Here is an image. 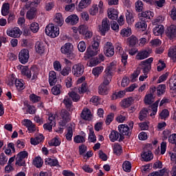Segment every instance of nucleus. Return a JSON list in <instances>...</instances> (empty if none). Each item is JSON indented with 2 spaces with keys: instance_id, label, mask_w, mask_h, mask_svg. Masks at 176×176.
Instances as JSON below:
<instances>
[{
  "instance_id": "1",
  "label": "nucleus",
  "mask_w": 176,
  "mask_h": 176,
  "mask_svg": "<svg viewBox=\"0 0 176 176\" xmlns=\"http://www.w3.org/2000/svg\"><path fill=\"white\" fill-rule=\"evenodd\" d=\"M60 52L63 54H65L70 58V60H73L75 58V54H74V45L71 43H66L63 46L60 48Z\"/></svg>"
},
{
  "instance_id": "2",
  "label": "nucleus",
  "mask_w": 176,
  "mask_h": 176,
  "mask_svg": "<svg viewBox=\"0 0 176 176\" xmlns=\"http://www.w3.org/2000/svg\"><path fill=\"white\" fill-rule=\"evenodd\" d=\"M22 75H24V76H27L28 79L31 78L32 80H35L36 78H38V69L36 67H32L28 69V67H23L21 71Z\"/></svg>"
},
{
  "instance_id": "3",
  "label": "nucleus",
  "mask_w": 176,
  "mask_h": 176,
  "mask_svg": "<svg viewBox=\"0 0 176 176\" xmlns=\"http://www.w3.org/2000/svg\"><path fill=\"white\" fill-rule=\"evenodd\" d=\"M45 34L46 35H48V36H50L51 38H57V36L60 35V29L54 26V24L50 23L45 28Z\"/></svg>"
},
{
  "instance_id": "4",
  "label": "nucleus",
  "mask_w": 176,
  "mask_h": 176,
  "mask_svg": "<svg viewBox=\"0 0 176 176\" xmlns=\"http://www.w3.org/2000/svg\"><path fill=\"white\" fill-rule=\"evenodd\" d=\"M28 157V152L23 151L16 155L15 166L25 167V159Z\"/></svg>"
},
{
  "instance_id": "5",
  "label": "nucleus",
  "mask_w": 176,
  "mask_h": 176,
  "mask_svg": "<svg viewBox=\"0 0 176 176\" xmlns=\"http://www.w3.org/2000/svg\"><path fill=\"white\" fill-rule=\"evenodd\" d=\"M111 30V22L108 18H104L101 25H98V31L101 35L105 36V34Z\"/></svg>"
},
{
  "instance_id": "6",
  "label": "nucleus",
  "mask_w": 176,
  "mask_h": 176,
  "mask_svg": "<svg viewBox=\"0 0 176 176\" xmlns=\"http://www.w3.org/2000/svg\"><path fill=\"white\" fill-rule=\"evenodd\" d=\"M152 63H153V58H149L145 60L140 62V65L142 67L143 74L148 75L149 71L152 69Z\"/></svg>"
},
{
  "instance_id": "7",
  "label": "nucleus",
  "mask_w": 176,
  "mask_h": 176,
  "mask_svg": "<svg viewBox=\"0 0 176 176\" xmlns=\"http://www.w3.org/2000/svg\"><path fill=\"white\" fill-rule=\"evenodd\" d=\"M104 52L107 57H112L115 54V47L111 42H107L104 45Z\"/></svg>"
},
{
  "instance_id": "8",
  "label": "nucleus",
  "mask_w": 176,
  "mask_h": 176,
  "mask_svg": "<svg viewBox=\"0 0 176 176\" xmlns=\"http://www.w3.org/2000/svg\"><path fill=\"white\" fill-rule=\"evenodd\" d=\"M30 58V51L27 49L21 50L19 54V60L21 64H27Z\"/></svg>"
},
{
  "instance_id": "9",
  "label": "nucleus",
  "mask_w": 176,
  "mask_h": 176,
  "mask_svg": "<svg viewBox=\"0 0 176 176\" xmlns=\"http://www.w3.org/2000/svg\"><path fill=\"white\" fill-rule=\"evenodd\" d=\"M85 72V67L82 64L74 65L72 67V74L74 76H82Z\"/></svg>"
},
{
  "instance_id": "10",
  "label": "nucleus",
  "mask_w": 176,
  "mask_h": 176,
  "mask_svg": "<svg viewBox=\"0 0 176 176\" xmlns=\"http://www.w3.org/2000/svg\"><path fill=\"white\" fill-rule=\"evenodd\" d=\"M151 53H152V50L150 48L142 50L138 52L136 55V60H145V58H148V57L151 55Z\"/></svg>"
},
{
  "instance_id": "11",
  "label": "nucleus",
  "mask_w": 176,
  "mask_h": 176,
  "mask_svg": "<svg viewBox=\"0 0 176 176\" xmlns=\"http://www.w3.org/2000/svg\"><path fill=\"white\" fill-rule=\"evenodd\" d=\"M56 116H57L56 115H51L49 117L48 120L50 123H46L43 124V128L45 130H48V131H52V130L53 129V127L56 126Z\"/></svg>"
},
{
  "instance_id": "12",
  "label": "nucleus",
  "mask_w": 176,
  "mask_h": 176,
  "mask_svg": "<svg viewBox=\"0 0 176 176\" xmlns=\"http://www.w3.org/2000/svg\"><path fill=\"white\" fill-rule=\"evenodd\" d=\"M140 21L148 23L151 21V17H153V12L151 11H145L138 14Z\"/></svg>"
},
{
  "instance_id": "13",
  "label": "nucleus",
  "mask_w": 176,
  "mask_h": 176,
  "mask_svg": "<svg viewBox=\"0 0 176 176\" xmlns=\"http://www.w3.org/2000/svg\"><path fill=\"white\" fill-rule=\"evenodd\" d=\"M21 34H23V32L18 27L7 30V35L11 36V38H20Z\"/></svg>"
},
{
  "instance_id": "14",
  "label": "nucleus",
  "mask_w": 176,
  "mask_h": 176,
  "mask_svg": "<svg viewBox=\"0 0 176 176\" xmlns=\"http://www.w3.org/2000/svg\"><path fill=\"white\" fill-rule=\"evenodd\" d=\"M109 138L111 142H115V141H118V140H119V141H123V140H124V137L116 131H111V134L109 135Z\"/></svg>"
},
{
  "instance_id": "15",
  "label": "nucleus",
  "mask_w": 176,
  "mask_h": 176,
  "mask_svg": "<svg viewBox=\"0 0 176 176\" xmlns=\"http://www.w3.org/2000/svg\"><path fill=\"white\" fill-rule=\"evenodd\" d=\"M79 21V17L76 14L69 15L66 19L65 23L67 24H70V25H75V24H78Z\"/></svg>"
},
{
  "instance_id": "16",
  "label": "nucleus",
  "mask_w": 176,
  "mask_h": 176,
  "mask_svg": "<svg viewBox=\"0 0 176 176\" xmlns=\"http://www.w3.org/2000/svg\"><path fill=\"white\" fill-rule=\"evenodd\" d=\"M118 130L121 135H130V127L126 124L119 125Z\"/></svg>"
},
{
  "instance_id": "17",
  "label": "nucleus",
  "mask_w": 176,
  "mask_h": 176,
  "mask_svg": "<svg viewBox=\"0 0 176 176\" xmlns=\"http://www.w3.org/2000/svg\"><path fill=\"white\" fill-rule=\"evenodd\" d=\"M166 35L170 38V39H174V38H176V26L175 25H171L168 28Z\"/></svg>"
},
{
  "instance_id": "18",
  "label": "nucleus",
  "mask_w": 176,
  "mask_h": 176,
  "mask_svg": "<svg viewBox=\"0 0 176 176\" xmlns=\"http://www.w3.org/2000/svg\"><path fill=\"white\" fill-rule=\"evenodd\" d=\"M82 119L84 120H91V111L89 109H84L80 114Z\"/></svg>"
},
{
  "instance_id": "19",
  "label": "nucleus",
  "mask_w": 176,
  "mask_h": 176,
  "mask_svg": "<svg viewBox=\"0 0 176 176\" xmlns=\"http://www.w3.org/2000/svg\"><path fill=\"white\" fill-rule=\"evenodd\" d=\"M54 21L56 25L61 27L64 24V18H63V14L61 13H56L55 14Z\"/></svg>"
},
{
  "instance_id": "20",
  "label": "nucleus",
  "mask_w": 176,
  "mask_h": 176,
  "mask_svg": "<svg viewBox=\"0 0 176 176\" xmlns=\"http://www.w3.org/2000/svg\"><path fill=\"white\" fill-rule=\"evenodd\" d=\"M98 52H100L98 50H96V48H93V47L89 46L87 49L86 54L87 56V58H90L91 57L97 56L98 54Z\"/></svg>"
},
{
  "instance_id": "21",
  "label": "nucleus",
  "mask_w": 176,
  "mask_h": 176,
  "mask_svg": "<svg viewBox=\"0 0 176 176\" xmlns=\"http://www.w3.org/2000/svg\"><path fill=\"white\" fill-rule=\"evenodd\" d=\"M35 50L38 54L45 53V45L41 41H37L35 44Z\"/></svg>"
},
{
  "instance_id": "22",
  "label": "nucleus",
  "mask_w": 176,
  "mask_h": 176,
  "mask_svg": "<svg viewBox=\"0 0 176 176\" xmlns=\"http://www.w3.org/2000/svg\"><path fill=\"white\" fill-rule=\"evenodd\" d=\"M49 83L50 86H54L57 83V76L56 72L52 71L49 74Z\"/></svg>"
},
{
  "instance_id": "23",
  "label": "nucleus",
  "mask_w": 176,
  "mask_h": 176,
  "mask_svg": "<svg viewBox=\"0 0 176 176\" xmlns=\"http://www.w3.org/2000/svg\"><path fill=\"white\" fill-rule=\"evenodd\" d=\"M153 32L155 36L162 35V34L164 32V27L162 25H157L153 28Z\"/></svg>"
},
{
  "instance_id": "24",
  "label": "nucleus",
  "mask_w": 176,
  "mask_h": 176,
  "mask_svg": "<svg viewBox=\"0 0 176 176\" xmlns=\"http://www.w3.org/2000/svg\"><path fill=\"white\" fill-rule=\"evenodd\" d=\"M142 157L144 160V162H151V160L153 159V154H152L151 151H144L142 154Z\"/></svg>"
},
{
  "instance_id": "25",
  "label": "nucleus",
  "mask_w": 176,
  "mask_h": 176,
  "mask_svg": "<svg viewBox=\"0 0 176 176\" xmlns=\"http://www.w3.org/2000/svg\"><path fill=\"white\" fill-rule=\"evenodd\" d=\"M63 104L65 105L67 110L69 112H72L74 111V105H72V100L69 98H65L63 100Z\"/></svg>"
},
{
  "instance_id": "26",
  "label": "nucleus",
  "mask_w": 176,
  "mask_h": 176,
  "mask_svg": "<svg viewBox=\"0 0 176 176\" xmlns=\"http://www.w3.org/2000/svg\"><path fill=\"white\" fill-rule=\"evenodd\" d=\"M133 102H134V99L133 98V97H129L124 99L122 101L121 105L123 108H129V107H131L132 105Z\"/></svg>"
},
{
  "instance_id": "27",
  "label": "nucleus",
  "mask_w": 176,
  "mask_h": 176,
  "mask_svg": "<svg viewBox=\"0 0 176 176\" xmlns=\"http://www.w3.org/2000/svg\"><path fill=\"white\" fill-rule=\"evenodd\" d=\"M60 117L65 122H71V114L65 109H62L60 111Z\"/></svg>"
},
{
  "instance_id": "28",
  "label": "nucleus",
  "mask_w": 176,
  "mask_h": 176,
  "mask_svg": "<svg viewBox=\"0 0 176 176\" xmlns=\"http://www.w3.org/2000/svg\"><path fill=\"white\" fill-rule=\"evenodd\" d=\"M128 46L130 47H133L137 45V43L138 42V38L135 37V36L132 35L126 40Z\"/></svg>"
},
{
  "instance_id": "29",
  "label": "nucleus",
  "mask_w": 176,
  "mask_h": 176,
  "mask_svg": "<svg viewBox=\"0 0 176 176\" xmlns=\"http://www.w3.org/2000/svg\"><path fill=\"white\" fill-rule=\"evenodd\" d=\"M36 8H32L27 12L26 17L28 19V20H34L35 19V16H36Z\"/></svg>"
},
{
  "instance_id": "30",
  "label": "nucleus",
  "mask_w": 176,
  "mask_h": 176,
  "mask_svg": "<svg viewBox=\"0 0 176 176\" xmlns=\"http://www.w3.org/2000/svg\"><path fill=\"white\" fill-rule=\"evenodd\" d=\"M102 71H104V67L98 66L92 69V74L96 78H98L102 74Z\"/></svg>"
},
{
  "instance_id": "31",
  "label": "nucleus",
  "mask_w": 176,
  "mask_h": 176,
  "mask_svg": "<svg viewBox=\"0 0 176 176\" xmlns=\"http://www.w3.org/2000/svg\"><path fill=\"white\" fill-rule=\"evenodd\" d=\"M33 164L37 168H41L43 166V160H42L41 157H36L33 160Z\"/></svg>"
},
{
  "instance_id": "32",
  "label": "nucleus",
  "mask_w": 176,
  "mask_h": 176,
  "mask_svg": "<svg viewBox=\"0 0 176 176\" xmlns=\"http://www.w3.org/2000/svg\"><path fill=\"white\" fill-rule=\"evenodd\" d=\"M146 27H148V25L145 21H141L135 24V28H138L139 31H145V30H146Z\"/></svg>"
},
{
  "instance_id": "33",
  "label": "nucleus",
  "mask_w": 176,
  "mask_h": 176,
  "mask_svg": "<svg viewBox=\"0 0 176 176\" xmlns=\"http://www.w3.org/2000/svg\"><path fill=\"white\" fill-rule=\"evenodd\" d=\"M144 102L147 104V105H151L153 102H155V98L153 97V94H149L146 95L144 98Z\"/></svg>"
},
{
  "instance_id": "34",
  "label": "nucleus",
  "mask_w": 176,
  "mask_h": 176,
  "mask_svg": "<svg viewBox=\"0 0 176 176\" xmlns=\"http://www.w3.org/2000/svg\"><path fill=\"white\" fill-rule=\"evenodd\" d=\"M112 80V74L109 73H105L104 75V80L102 84L105 85L106 86H108L109 83H111Z\"/></svg>"
},
{
  "instance_id": "35",
  "label": "nucleus",
  "mask_w": 176,
  "mask_h": 176,
  "mask_svg": "<svg viewBox=\"0 0 176 176\" xmlns=\"http://www.w3.org/2000/svg\"><path fill=\"white\" fill-rule=\"evenodd\" d=\"M116 69V64L115 63V62H112L107 67L105 70V74H111V75H112V73L115 72Z\"/></svg>"
},
{
  "instance_id": "36",
  "label": "nucleus",
  "mask_w": 176,
  "mask_h": 176,
  "mask_svg": "<svg viewBox=\"0 0 176 176\" xmlns=\"http://www.w3.org/2000/svg\"><path fill=\"white\" fill-rule=\"evenodd\" d=\"M168 56L170 57L173 61H176V47H172L169 49Z\"/></svg>"
},
{
  "instance_id": "37",
  "label": "nucleus",
  "mask_w": 176,
  "mask_h": 176,
  "mask_svg": "<svg viewBox=\"0 0 176 176\" xmlns=\"http://www.w3.org/2000/svg\"><path fill=\"white\" fill-rule=\"evenodd\" d=\"M108 17L111 20H118V11L115 9H112L108 12Z\"/></svg>"
},
{
  "instance_id": "38",
  "label": "nucleus",
  "mask_w": 176,
  "mask_h": 176,
  "mask_svg": "<svg viewBox=\"0 0 176 176\" xmlns=\"http://www.w3.org/2000/svg\"><path fill=\"white\" fill-rule=\"evenodd\" d=\"M10 8V6L8 3H5L3 4L1 8V13L3 16H8L9 14V9Z\"/></svg>"
},
{
  "instance_id": "39",
  "label": "nucleus",
  "mask_w": 176,
  "mask_h": 176,
  "mask_svg": "<svg viewBox=\"0 0 176 176\" xmlns=\"http://www.w3.org/2000/svg\"><path fill=\"white\" fill-rule=\"evenodd\" d=\"M126 19L129 24L134 23V16H133V12L127 10L126 13Z\"/></svg>"
},
{
  "instance_id": "40",
  "label": "nucleus",
  "mask_w": 176,
  "mask_h": 176,
  "mask_svg": "<svg viewBox=\"0 0 176 176\" xmlns=\"http://www.w3.org/2000/svg\"><path fill=\"white\" fill-rule=\"evenodd\" d=\"M91 3V0H81L79 3V9H85Z\"/></svg>"
},
{
  "instance_id": "41",
  "label": "nucleus",
  "mask_w": 176,
  "mask_h": 176,
  "mask_svg": "<svg viewBox=\"0 0 176 176\" xmlns=\"http://www.w3.org/2000/svg\"><path fill=\"white\" fill-rule=\"evenodd\" d=\"M52 93L54 96H58L61 93V85H56L52 89Z\"/></svg>"
},
{
  "instance_id": "42",
  "label": "nucleus",
  "mask_w": 176,
  "mask_h": 176,
  "mask_svg": "<svg viewBox=\"0 0 176 176\" xmlns=\"http://www.w3.org/2000/svg\"><path fill=\"white\" fill-rule=\"evenodd\" d=\"M166 93V85H160L157 88V94L160 96Z\"/></svg>"
},
{
  "instance_id": "43",
  "label": "nucleus",
  "mask_w": 176,
  "mask_h": 176,
  "mask_svg": "<svg viewBox=\"0 0 176 176\" xmlns=\"http://www.w3.org/2000/svg\"><path fill=\"white\" fill-rule=\"evenodd\" d=\"M48 144L50 146H58L61 144V140H60L58 138L56 137L49 142Z\"/></svg>"
},
{
  "instance_id": "44",
  "label": "nucleus",
  "mask_w": 176,
  "mask_h": 176,
  "mask_svg": "<svg viewBox=\"0 0 176 176\" xmlns=\"http://www.w3.org/2000/svg\"><path fill=\"white\" fill-rule=\"evenodd\" d=\"M107 91H108V88L107 87V85L102 83L98 87L99 94H102V96H104V94H107Z\"/></svg>"
},
{
  "instance_id": "45",
  "label": "nucleus",
  "mask_w": 176,
  "mask_h": 176,
  "mask_svg": "<svg viewBox=\"0 0 176 176\" xmlns=\"http://www.w3.org/2000/svg\"><path fill=\"white\" fill-rule=\"evenodd\" d=\"M157 105H159V100H157L151 106L152 113L150 114V116H155V115H156V113L157 112Z\"/></svg>"
},
{
  "instance_id": "46",
  "label": "nucleus",
  "mask_w": 176,
  "mask_h": 176,
  "mask_svg": "<svg viewBox=\"0 0 176 176\" xmlns=\"http://www.w3.org/2000/svg\"><path fill=\"white\" fill-rule=\"evenodd\" d=\"M122 168L124 171H126V173H130L131 171V164L129 161H126L122 164Z\"/></svg>"
},
{
  "instance_id": "47",
  "label": "nucleus",
  "mask_w": 176,
  "mask_h": 176,
  "mask_svg": "<svg viewBox=\"0 0 176 176\" xmlns=\"http://www.w3.org/2000/svg\"><path fill=\"white\" fill-rule=\"evenodd\" d=\"M45 164H48L49 166H57L58 164V161L57 160H52V158H46L45 159Z\"/></svg>"
},
{
  "instance_id": "48",
  "label": "nucleus",
  "mask_w": 176,
  "mask_h": 176,
  "mask_svg": "<svg viewBox=\"0 0 176 176\" xmlns=\"http://www.w3.org/2000/svg\"><path fill=\"white\" fill-rule=\"evenodd\" d=\"M148 116V109H144L142 111H140L139 113V119L140 120L142 121L144 119H145Z\"/></svg>"
},
{
  "instance_id": "49",
  "label": "nucleus",
  "mask_w": 176,
  "mask_h": 176,
  "mask_svg": "<svg viewBox=\"0 0 176 176\" xmlns=\"http://www.w3.org/2000/svg\"><path fill=\"white\" fill-rule=\"evenodd\" d=\"M69 96L71 97V98H72L73 101H75L76 102L80 100V96H79V94H76L75 91L69 93Z\"/></svg>"
},
{
  "instance_id": "50",
  "label": "nucleus",
  "mask_w": 176,
  "mask_h": 176,
  "mask_svg": "<svg viewBox=\"0 0 176 176\" xmlns=\"http://www.w3.org/2000/svg\"><path fill=\"white\" fill-rule=\"evenodd\" d=\"M72 135H74L72 127L69 126L67 128V133H66V139L67 140V141H71L72 140Z\"/></svg>"
},
{
  "instance_id": "51",
  "label": "nucleus",
  "mask_w": 176,
  "mask_h": 176,
  "mask_svg": "<svg viewBox=\"0 0 176 176\" xmlns=\"http://www.w3.org/2000/svg\"><path fill=\"white\" fill-rule=\"evenodd\" d=\"M87 91V84L82 83L80 87L78 88V92L79 94H83V93H86Z\"/></svg>"
},
{
  "instance_id": "52",
  "label": "nucleus",
  "mask_w": 176,
  "mask_h": 176,
  "mask_svg": "<svg viewBox=\"0 0 176 176\" xmlns=\"http://www.w3.org/2000/svg\"><path fill=\"white\" fill-rule=\"evenodd\" d=\"M101 61L98 58H94L90 60L89 67H96V65H98Z\"/></svg>"
},
{
  "instance_id": "53",
  "label": "nucleus",
  "mask_w": 176,
  "mask_h": 176,
  "mask_svg": "<svg viewBox=\"0 0 176 176\" xmlns=\"http://www.w3.org/2000/svg\"><path fill=\"white\" fill-rule=\"evenodd\" d=\"M120 34L124 36H130L131 35V29L130 28H124L121 30Z\"/></svg>"
},
{
  "instance_id": "54",
  "label": "nucleus",
  "mask_w": 176,
  "mask_h": 176,
  "mask_svg": "<svg viewBox=\"0 0 176 176\" xmlns=\"http://www.w3.org/2000/svg\"><path fill=\"white\" fill-rule=\"evenodd\" d=\"M98 13V7L97 5H93L89 10V14L91 16H96Z\"/></svg>"
},
{
  "instance_id": "55",
  "label": "nucleus",
  "mask_w": 176,
  "mask_h": 176,
  "mask_svg": "<svg viewBox=\"0 0 176 176\" xmlns=\"http://www.w3.org/2000/svg\"><path fill=\"white\" fill-rule=\"evenodd\" d=\"M113 152L116 153V155H120V153L122 152V146L118 144H114Z\"/></svg>"
},
{
  "instance_id": "56",
  "label": "nucleus",
  "mask_w": 176,
  "mask_h": 176,
  "mask_svg": "<svg viewBox=\"0 0 176 176\" xmlns=\"http://www.w3.org/2000/svg\"><path fill=\"white\" fill-rule=\"evenodd\" d=\"M15 86L18 90L24 89V84L23 82H21V80H18L17 78L15 80Z\"/></svg>"
},
{
  "instance_id": "57",
  "label": "nucleus",
  "mask_w": 176,
  "mask_h": 176,
  "mask_svg": "<svg viewBox=\"0 0 176 176\" xmlns=\"http://www.w3.org/2000/svg\"><path fill=\"white\" fill-rule=\"evenodd\" d=\"M8 163V157L4 153L0 155V166H5Z\"/></svg>"
},
{
  "instance_id": "58",
  "label": "nucleus",
  "mask_w": 176,
  "mask_h": 176,
  "mask_svg": "<svg viewBox=\"0 0 176 176\" xmlns=\"http://www.w3.org/2000/svg\"><path fill=\"white\" fill-rule=\"evenodd\" d=\"M135 10L137 12H142V9H144V3L141 1H138L135 3Z\"/></svg>"
},
{
  "instance_id": "59",
  "label": "nucleus",
  "mask_w": 176,
  "mask_h": 176,
  "mask_svg": "<svg viewBox=\"0 0 176 176\" xmlns=\"http://www.w3.org/2000/svg\"><path fill=\"white\" fill-rule=\"evenodd\" d=\"M89 142H96L97 141V138L96 137V135L94 134V131H90L89 135L88 138Z\"/></svg>"
},
{
  "instance_id": "60",
  "label": "nucleus",
  "mask_w": 176,
  "mask_h": 176,
  "mask_svg": "<svg viewBox=\"0 0 176 176\" xmlns=\"http://www.w3.org/2000/svg\"><path fill=\"white\" fill-rule=\"evenodd\" d=\"M30 30L32 31V32H36L37 31H39V24L36 22H34L31 23L30 25Z\"/></svg>"
},
{
  "instance_id": "61",
  "label": "nucleus",
  "mask_w": 176,
  "mask_h": 176,
  "mask_svg": "<svg viewBox=\"0 0 176 176\" xmlns=\"http://www.w3.org/2000/svg\"><path fill=\"white\" fill-rule=\"evenodd\" d=\"M78 49L79 52H81L82 53H83V52H85V50H86V43H85V41H80L78 43Z\"/></svg>"
},
{
  "instance_id": "62",
  "label": "nucleus",
  "mask_w": 176,
  "mask_h": 176,
  "mask_svg": "<svg viewBox=\"0 0 176 176\" xmlns=\"http://www.w3.org/2000/svg\"><path fill=\"white\" fill-rule=\"evenodd\" d=\"M165 67H166V63H164V61L160 60L158 66L157 68L158 72L163 71V69H164Z\"/></svg>"
},
{
  "instance_id": "63",
  "label": "nucleus",
  "mask_w": 176,
  "mask_h": 176,
  "mask_svg": "<svg viewBox=\"0 0 176 176\" xmlns=\"http://www.w3.org/2000/svg\"><path fill=\"white\" fill-rule=\"evenodd\" d=\"M85 137L82 135H77L74 138V142L76 144H82L85 142Z\"/></svg>"
},
{
  "instance_id": "64",
  "label": "nucleus",
  "mask_w": 176,
  "mask_h": 176,
  "mask_svg": "<svg viewBox=\"0 0 176 176\" xmlns=\"http://www.w3.org/2000/svg\"><path fill=\"white\" fill-rule=\"evenodd\" d=\"M169 86L170 87H174V89H176V75L175 74L170 80H169Z\"/></svg>"
}]
</instances>
